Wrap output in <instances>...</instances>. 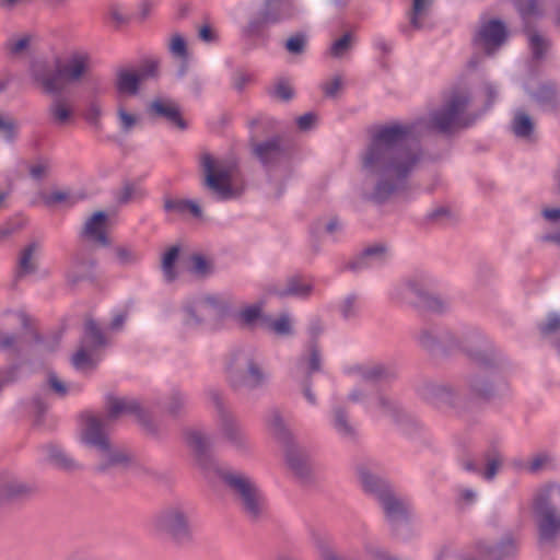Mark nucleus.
Masks as SVG:
<instances>
[{
    "label": "nucleus",
    "mask_w": 560,
    "mask_h": 560,
    "mask_svg": "<svg viewBox=\"0 0 560 560\" xmlns=\"http://www.w3.org/2000/svg\"><path fill=\"white\" fill-rule=\"evenodd\" d=\"M400 135H405L404 129L383 130L364 156L363 166L376 183L375 197L378 200L386 198L417 162L415 155L394 144Z\"/></svg>",
    "instance_id": "1"
},
{
    "label": "nucleus",
    "mask_w": 560,
    "mask_h": 560,
    "mask_svg": "<svg viewBox=\"0 0 560 560\" xmlns=\"http://www.w3.org/2000/svg\"><path fill=\"white\" fill-rule=\"evenodd\" d=\"M89 55L75 49L54 50L30 66L33 83L45 93H56L67 83L78 82L89 71Z\"/></svg>",
    "instance_id": "2"
},
{
    "label": "nucleus",
    "mask_w": 560,
    "mask_h": 560,
    "mask_svg": "<svg viewBox=\"0 0 560 560\" xmlns=\"http://www.w3.org/2000/svg\"><path fill=\"white\" fill-rule=\"evenodd\" d=\"M152 528L176 547L188 546L194 541L189 511L184 505L174 504L162 509L154 516Z\"/></svg>",
    "instance_id": "3"
},
{
    "label": "nucleus",
    "mask_w": 560,
    "mask_h": 560,
    "mask_svg": "<svg viewBox=\"0 0 560 560\" xmlns=\"http://www.w3.org/2000/svg\"><path fill=\"white\" fill-rule=\"evenodd\" d=\"M80 440L91 451L101 467L118 465L127 460L126 454L110 443L102 430L101 421L94 417L86 419Z\"/></svg>",
    "instance_id": "4"
},
{
    "label": "nucleus",
    "mask_w": 560,
    "mask_h": 560,
    "mask_svg": "<svg viewBox=\"0 0 560 560\" xmlns=\"http://www.w3.org/2000/svg\"><path fill=\"white\" fill-rule=\"evenodd\" d=\"M223 480L241 508L250 516H258L266 506V501L257 485L246 475L226 472Z\"/></svg>",
    "instance_id": "5"
},
{
    "label": "nucleus",
    "mask_w": 560,
    "mask_h": 560,
    "mask_svg": "<svg viewBox=\"0 0 560 560\" xmlns=\"http://www.w3.org/2000/svg\"><path fill=\"white\" fill-rule=\"evenodd\" d=\"M201 164L207 185L223 198L232 196L230 183L233 178V168L209 154L202 155Z\"/></svg>",
    "instance_id": "6"
},
{
    "label": "nucleus",
    "mask_w": 560,
    "mask_h": 560,
    "mask_svg": "<svg viewBox=\"0 0 560 560\" xmlns=\"http://www.w3.org/2000/svg\"><path fill=\"white\" fill-rule=\"evenodd\" d=\"M148 113L156 118L164 119L170 126L184 130L187 128L179 105L168 97L154 98L149 107Z\"/></svg>",
    "instance_id": "7"
},
{
    "label": "nucleus",
    "mask_w": 560,
    "mask_h": 560,
    "mask_svg": "<svg viewBox=\"0 0 560 560\" xmlns=\"http://www.w3.org/2000/svg\"><path fill=\"white\" fill-rule=\"evenodd\" d=\"M509 32L505 24L498 19L483 22L478 32V37L488 55H492L508 39Z\"/></svg>",
    "instance_id": "8"
},
{
    "label": "nucleus",
    "mask_w": 560,
    "mask_h": 560,
    "mask_svg": "<svg viewBox=\"0 0 560 560\" xmlns=\"http://www.w3.org/2000/svg\"><path fill=\"white\" fill-rule=\"evenodd\" d=\"M470 395L478 400L489 402L500 396V389L495 386L492 376L485 371L472 374L467 380Z\"/></svg>",
    "instance_id": "9"
},
{
    "label": "nucleus",
    "mask_w": 560,
    "mask_h": 560,
    "mask_svg": "<svg viewBox=\"0 0 560 560\" xmlns=\"http://www.w3.org/2000/svg\"><path fill=\"white\" fill-rule=\"evenodd\" d=\"M456 104L457 129L470 127L485 113L483 108L475 106L471 93L468 91L457 92Z\"/></svg>",
    "instance_id": "10"
},
{
    "label": "nucleus",
    "mask_w": 560,
    "mask_h": 560,
    "mask_svg": "<svg viewBox=\"0 0 560 560\" xmlns=\"http://www.w3.org/2000/svg\"><path fill=\"white\" fill-rule=\"evenodd\" d=\"M140 75L138 71L131 68H120L116 72L115 92L117 101H126L130 96L139 93Z\"/></svg>",
    "instance_id": "11"
},
{
    "label": "nucleus",
    "mask_w": 560,
    "mask_h": 560,
    "mask_svg": "<svg viewBox=\"0 0 560 560\" xmlns=\"http://www.w3.org/2000/svg\"><path fill=\"white\" fill-rule=\"evenodd\" d=\"M98 343H101L100 330L94 324H90L82 348L72 358V363L78 370H86L94 365L96 360L90 349Z\"/></svg>",
    "instance_id": "12"
},
{
    "label": "nucleus",
    "mask_w": 560,
    "mask_h": 560,
    "mask_svg": "<svg viewBox=\"0 0 560 560\" xmlns=\"http://www.w3.org/2000/svg\"><path fill=\"white\" fill-rule=\"evenodd\" d=\"M516 553V541L511 536L504 537L498 545L486 542L478 545V556L481 560H505Z\"/></svg>",
    "instance_id": "13"
},
{
    "label": "nucleus",
    "mask_w": 560,
    "mask_h": 560,
    "mask_svg": "<svg viewBox=\"0 0 560 560\" xmlns=\"http://www.w3.org/2000/svg\"><path fill=\"white\" fill-rule=\"evenodd\" d=\"M108 226V219L104 212H95L91 215L84 225L83 235L90 242H94L100 245H107L108 240L106 231Z\"/></svg>",
    "instance_id": "14"
},
{
    "label": "nucleus",
    "mask_w": 560,
    "mask_h": 560,
    "mask_svg": "<svg viewBox=\"0 0 560 560\" xmlns=\"http://www.w3.org/2000/svg\"><path fill=\"white\" fill-rule=\"evenodd\" d=\"M535 518L541 541L553 542L560 536V512L555 510Z\"/></svg>",
    "instance_id": "15"
},
{
    "label": "nucleus",
    "mask_w": 560,
    "mask_h": 560,
    "mask_svg": "<svg viewBox=\"0 0 560 560\" xmlns=\"http://www.w3.org/2000/svg\"><path fill=\"white\" fill-rule=\"evenodd\" d=\"M556 493L551 483L539 487L533 494L532 510L535 517L557 510L553 503Z\"/></svg>",
    "instance_id": "16"
},
{
    "label": "nucleus",
    "mask_w": 560,
    "mask_h": 560,
    "mask_svg": "<svg viewBox=\"0 0 560 560\" xmlns=\"http://www.w3.org/2000/svg\"><path fill=\"white\" fill-rule=\"evenodd\" d=\"M73 106L65 100H56L49 107V117L57 127H66L73 121Z\"/></svg>",
    "instance_id": "17"
},
{
    "label": "nucleus",
    "mask_w": 560,
    "mask_h": 560,
    "mask_svg": "<svg viewBox=\"0 0 560 560\" xmlns=\"http://www.w3.org/2000/svg\"><path fill=\"white\" fill-rule=\"evenodd\" d=\"M532 97L541 107L548 109H557L560 104L558 88L553 82L540 84L536 92L532 93Z\"/></svg>",
    "instance_id": "18"
},
{
    "label": "nucleus",
    "mask_w": 560,
    "mask_h": 560,
    "mask_svg": "<svg viewBox=\"0 0 560 560\" xmlns=\"http://www.w3.org/2000/svg\"><path fill=\"white\" fill-rule=\"evenodd\" d=\"M117 118L120 129L128 133L140 122V115L136 109L130 108L126 101H117Z\"/></svg>",
    "instance_id": "19"
},
{
    "label": "nucleus",
    "mask_w": 560,
    "mask_h": 560,
    "mask_svg": "<svg viewBox=\"0 0 560 560\" xmlns=\"http://www.w3.org/2000/svg\"><path fill=\"white\" fill-rule=\"evenodd\" d=\"M525 33L528 38L533 58L535 60L544 59L550 48V40L528 25L525 27Z\"/></svg>",
    "instance_id": "20"
},
{
    "label": "nucleus",
    "mask_w": 560,
    "mask_h": 560,
    "mask_svg": "<svg viewBox=\"0 0 560 560\" xmlns=\"http://www.w3.org/2000/svg\"><path fill=\"white\" fill-rule=\"evenodd\" d=\"M179 256L180 247L177 245L166 248L162 254V271L167 281H174L178 276L177 261Z\"/></svg>",
    "instance_id": "21"
},
{
    "label": "nucleus",
    "mask_w": 560,
    "mask_h": 560,
    "mask_svg": "<svg viewBox=\"0 0 560 560\" xmlns=\"http://www.w3.org/2000/svg\"><path fill=\"white\" fill-rule=\"evenodd\" d=\"M483 459L486 467L481 474L486 480H492L503 465V456L497 447L491 446L485 452Z\"/></svg>",
    "instance_id": "22"
},
{
    "label": "nucleus",
    "mask_w": 560,
    "mask_h": 560,
    "mask_svg": "<svg viewBox=\"0 0 560 560\" xmlns=\"http://www.w3.org/2000/svg\"><path fill=\"white\" fill-rule=\"evenodd\" d=\"M185 271L190 277L202 278L212 271V262L200 254H194L190 256Z\"/></svg>",
    "instance_id": "23"
},
{
    "label": "nucleus",
    "mask_w": 560,
    "mask_h": 560,
    "mask_svg": "<svg viewBox=\"0 0 560 560\" xmlns=\"http://www.w3.org/2000/svg\"><path fill=\"white\" fill-rule=\"evenodd\" d=\"M34 37L28 34L15 35L8 39L5 48L11 56H23L27 54L33 45Z\"/></svg>",
    "instance_id": "24"
},
{
    "label": "nucleus",
    "mask_w": 560,
    "mask_h": 560,
    "mask_svg": "<svg viewBox=\"0 0 560 560\" xmlns=\"http://www.w3.org/2000/svg\"><path fill=\"white\" fill-rule=\"evenodd\" d=\"M47 456L59 468L71 470L79 467L78 463L59 446H49L47 448Z\"/></svg>",
    "instance_id": "25"
},
{
    "label": "nucleus",
    "mask_w": 560,
    "mask_h": 560,
    "mask_svg": "<svg viewBox=\"0 0 560 560\" xmlns=\"http://www.w3.org/2000/svg\"><path fill=\"white\" fill-rule=\"evenodd\" d=\"M534 121L524 110H516L514 114L512 130L521 138L529 137L534 131Z\"/></svg>",
    "instance_id": "26"
},
{
    "label": "nucleus",
    "mask_w": 560,
    "mask_h": 560,
    "mask_svg": "<svg viewBox=\"0 0 560 560\" xmlns=\"http://www.w3.org/2000/svg\"><path fill=\"white\" fill-rule=\"evenodd\" d=\"M112 253L114 260L121 266H130L137 264L140 259V255L137 253V250L129 245H116Z\"/></svg>",
    "instance_id": "27"
},
{
    "label": "nucleus",
    "mask_w": 560,
    "mask_h": 560,
    "mask_svg": "<svg viewBox=\"0 0 560 560\" xmlns=\"http://www.w3.org/2000/svg\"><path fill=\"white\" fill-rule=\"evenodd\" d=\"M93 268L92 262L75 260L71 264L67 271V278L71 282H77L81 279L88 278L91 275Z\"/></svg>",
    "instance_id": "28"
},
{
    "label": "nucleus",
    "mask_w": 560,
    "mask_h": 560,
    "mask_svg": "<svg viewBox=\"0 0 560 560\" xmlns=\"http://www.w3.org/2000/svg\"><path fill=\"white\" fill-rule=\"evenodd\" d=\"M516 9L523 20H527L532 16H541L544 13L539 0H518Z\"/></svg>",
    "instance_id": "29"
},
{
    "label": "nucleus",
    "mask_w": 560,
    "mask_h": 560,
    "mask_svg": "<svg viewBox=\"0 0 560 560\" xmlns=\"http://www.w3.org/2000/svg\"><path fill=\"white\" fill-rule=\"evenodd\" d=\"M552 462V457L547 452H541L534 455L525 466V469L530 474H537L547 468Z\"/></svg>",
    "instance_id": "30"
},
{
    "label": "nucleus",
    "mask_w": 560,
    "mask_h": 560,
    "mask_svg": "<svg viewBox=\"0 0 560 560\" xmlns=\"http://www.w3.org/2000/svg\"><path fill=\"white\" fill-rule=\"evenodd\" d=\"M105 19L108 24L114 27H120L128 22V15L125 10L119 5H110L108 7Z\"/></svg>",
    "instance_id": "31"
},
{
    "label": "nucleus",
    "mask_w": 560,
    "mask_h": 560,
    "mask_svg": "<svg viewBox=\"0 0 560 560\" xmlns=\"http://www.w3.org/2000/svg\"><path fill=\"white\" fill-rule=\"evenodd\" d=\"M382 503L389 517L398 516L402 511V504L389 492L381 494Z\"/></svg>",
    "instance_id": "32"
},
{
    "label": "nucleus",
    "mask_w": 560,
    "mask_h": 560,
    "mask_svg": "<svg viewBox=\"0 0 560 560\" xmlns=\"http://www.w3.org/2000/svg\"><path fill=\"white\" fill-rule=\"evenodd\" d=\"M352 37L350 34H346L339 39L335 40L330 47V55L334 58H341L351 48Z\"/></svg>",
    "instance_id": "33"
},
{
    "label": "nucleus",
    "mask_w": 560,
    "mask_h": 560,
    "mask_svg": "<svg viewBox=\"0 0 560 560\" xmlns=\"http://www.w3.org/2000/svg\"><path fill=\"white\" fill-rule=\"evenodd\" d=\"M430 2L431 0H413L411 24L416 28H419L423 25L421 19L425 15Z\"/></svg>",
    "instance_id": "34"
},
{
    "label": "nucleus",
    "mask_w": 560,
    "mask_h": 560,
    "mask_svg": "<svg viewBox=\"0 0 560 560\" xmlns=\"http://www.w3.org/2000/svg\"><path fill=\"white\" fill-rule=\"evenodd\" d=\"M260 316V307L258 305H249L241 310L237 314V320L243 325L254 324Z\"/></svg>",
    "instance_id": "35"
},
{
    "label": "nucleus",
    "mask_w": 560,
    "mask_h": 560,
    "mask_svg": "<svg viewBox=\"0 0 560 560\" xmlns=\"http://www.w3.org/2000/svg\"><path fill=\"white\" fill-rule=\"evenodd\" d=\"M267 327L272 332L282 336L291 331V322L288 316H281L278 319L268 322Z\"/></svg>",
    "instance_id": "36"
},
{
    "label": "nucleus",
    "mask_w": 560,
    "mask_h": 560,
    "mask_svg": "<svg viewBox=\"0 0 560 560\" xmlns=\"http://www.w3.org/2000/svg\"><path fill=\"white\" fill-rule=\"evenodd\" d=\"M360 480L364 489L369 492H376L382 485L381 480L368 470L360 471Z\"/></svg>",
    "instance_id": "37"
},
{
    "label": "nucleus",
    "mask_w": 560,
    "mask_h": 560,
    "mask_svg": "<svg viewBox=\"0 0 560 560\" xmlns=\"http://www.w3.org/2000/svg\"><path fill=\"white\" fill-rule=\"evenodd\" d=\"M25 487L19 482H9L0 488V501L14 498L24 492Z\"/></svg>",
    "instance_id": "38"
},
{
    "label": "nucleus",
    "mask_w": 560,
    "mask_h": 560,
    "mask_svg": "<svg viewBox=\"0 0 560 560\" xmlns=\"http://www.w3.org/2000/svg\"><path fill=\"white\" fill-rule=\"evenodd\" d=\"M189 200L182 198H170L164 202V207L168 212L174 213H186L188 209Z\"/></svg>",
    "instance_id": "39"
},
{
    "label": "nucleus",
    "mask_w": 560,
    "mask_h": 560,
    "mask_svg": "<svg viewBox=\"0 0 560 560\" xmlns=\"http://www.w3.org/2000/svg\"><path fill=\"white\" fill-rule=\"evenodd\" d=\"M160 63L158 60L151 59L143 62L140 70L138 71V74L140 75V79H148V78H154L159 73Z\"/></svg>",
    "instance_id": "40"
},
{
    "label": "nucleus",
    "mask_w": 560,
    "mask_h": 560,
    "mask_svg": "<svg viewBox=\"0 0 560 560\" xmlns=\"http://www.w3.org/2000/svg\"><path fill=\"white\" fill-rule=\"evenodd\" d=\"M133 406L127 404L124 399L120 398H112L108 405V411L112 416H118L121 413H126L132 411Z\"/></svg>",
    "instance_id": "41"
},
{
    "label": "nucleus",
    "mask_w": 560,
    "mask_h": 560,
    "mask_svg": "<svg viewBox=\"0 0 560 560\" xmlns=\"http://www.w3.org/2000/svg\"><path fill=\"white\" fill-rule=\"evenodd\" d=\"M343 86L341 77H334L324 84V92L329 97H335Z\"/></svg>",
    "instance_id": "42"
},
{
    "label": "nucleus",
    "mask_w": 560,
    "mask_h": 560,
    "mask_svg": "<svg viewBox=\"0 0 560 560\" xmlns=\"http://www.w3.org/2000/svg\"><path fill=\"white\" fill-rule=\"evenodd\" d=\"M36 250H37V246L35 244L28 245L23 250L22 256H21V266L24 270H26V271L33 270V268H34L33 257H34V254L36 253Z\"/></svg>",
    "instance_id": "43"
},
{
    "label": "nucleus",
    "mask_w": 560,
    "mask_h": 560,
    "mask_svg": "<svg viewBox=\"0 0 560 560\" xmlns=\"http://www.w3.org/2000/svg\"><path fill=\"white\" fill-rule=\"evenodd\" d=\"M171 51L180 58L186 57V42L180 35H174L170 43Z\"/></svg>",
    "instance_id": "44"
},
{
    "label": "nucleus",
    "mask_w": 560,
    "mask_h": 560,
    "mask_svg": "<svg viewBox=\"0 0 560 560\" xmlns=\"http://www.w3.org/2000/svg\"><path fill=\"white\" fill-rule=\"evenodd\" d=\"M273 95L279 100H289L293 95L292 88L285 82H278L273 88Z\"/></svg>",
    "instance_id": "45"
},
{
    "label": "nucleus",
    "mask_w": 560,
    "mask_h": 560,
    "mask_svg": "<svg viewBox=\"0 0 560 560\" xmlns=\"http://www.w3.org/2000/svg\"><path fill=\"white\" fill-rule=\"evenodd\" d=\"M560 329V316L551 315L547 323L540 327V331L544 335H549Z\"/></svg>",
    "instance_id": "46"
},
{
    "label": "nucleus",
    "mask_w": 560,
    "mask_h": 560,
    "mask_svg": "<svg viewBox=\"0 0 560 560\" xmlns=\"http://www.w3.org/2000/svg\"><path fill=\"white\" fill-rule=\"evenodd\" d=\"M0 131L4 132L8 136H14L16 131V124L13 119L7 118L3 114L0 113Z\"/></svg>",
    "instance_id": "47"
},
{
    "label": "nucleus",
    "mask_w": 560,
    "mask_h": 560,
    "mask_svg": "<svg viewBox=\"0 0 560 560\" xmlns=\"http://www.w3.org/2000/svg\"><path fill=\"white\" fill-rule=\"evenodd\" d=\"M43 202L47 206H52L55 203L61 202L67 198V195L62 191H52L43 195Z\"/></svg>",
    "instance_id": "48"
},
{
    "label": "nucleus",
    "mask_w": 560,
    "mask_h": 560,
    "mask_svg": "<svg viewBox=\"0 0 560 560\" xmlns=\"http://www.w3.org/2000/svg\"><path fill=\"white\" fill-rule=\"evenodd\" d=\"M305 39L301 36L291 37L287 42V48L290 52L299 54L303 50Z\"/></svg>",
    "instance_id": "49"
},
{
    "label": "nucleus",
    "mask_w": 560,
    "mask_h": 560,
    "mask_svg": "<svg viewBox=\"0 0 560 560\" xmlns=\"http://www.w3.org/2000/svg\"><path fill=\"white\" fill-rule=\"evenodd\" d=\"M427 306L431 311L440 312L445 308V303L440 296H438L435 294H431L427 298Z\"/></svg>",
    "instance_id": "50"
},
{
    "label": "nucleus",
    "mask_w": 560,
    "mask_h": 560,
    "mask_svg": "<svg viewBox=\"0 0 560 560\" xmlns=\"http://www.w3.org/2000/svg\"><path fill=\"white\" fill-rule=\"evenodd\" d=\"M18 346L16 337L10 334H5L0 337V349L1 350H14Z\"/></svg>",
    "instance_id": "51"
},
{
    "label": "nucleus",
    "mask_w": 560,
    "mask_h": 560,
    "mask_svg": "<svg viewBox=\"0 0 560 560\" xmlns=\"http://www.w3.org/2000/svg\"><path fill=\"white\" fill-rule=\"evenodd\" d=\"M311 291V285L307 283L298 284L295 282L290 283L289 288L287 289L288 294H294V295H305Z\"/></svg>",
    "instance_id": "52"
},
{
    "label": "nucleus",
    "mask_w": 560,
    "mask_h": 560,
    "mask_svg": "<svg viewBox=\"0 0 560 560\" xmlns=\"http://www.w3.org/2000/svg\"><path fill=\"white\" fill-rule=\"evenodd\" d=\"M48 382L55 393L59 395L66 394V386L61 381L57 378V376L50 375Z\"/></svg>",
    "instance_id": "53"
},
{
    "label": "nucleus",
    "mask_w": 560,
    "mask_h": 560,
    "mask_svg": "<svg viewBox=\"0 0 560 560\" xmlns=\"http://www.w3.org/2000/svg\"><path fill=\"white\" fill-rule=\"evenodd\" d=\"M463 468L467 471L471 472H480L479 466L476 462V459L467 456L462 459Z\"/></svg>",
    "instance_id": "54"
},
{
    "label": "nucleus",
    "mask_w": 560,
    "mask_h": 560,
    "mask_svg": "<svg viewBox=\"0 0 560 560\" xmlns=\"http://www.w3.org/2000/svg\"><path fill=\"white\" fill-rule=\"evenodd\" d=\"M296 121H298L299 127L301 129L305 130L314 124L315 116L313 114H305V115L299 117Z\"/></svg>",
    "instance_id": "55"
},
{
    "label": "nucleus",
    "mask_w": 560,
    "mask_h": 560,
    "mask_svg": "<svg viewBox=\"0 0 560 560\" xmlns=\"http://www.w3.org/2000/svg\"><path fill=\"white\" fill-rule=\"evenodd\" d=\"M485 90H486V94H487V102L482 108L486 110L488 107H490L493 104V102L497 98L498 93H497V90L492 85H489V84L486 85Z\"/></svg>",
    "instance_id": "56"
},
{
    "label": "nucleus",
    "mask_w": 560,
    "mask_h": 560,
    "mask_svg": "<svg viewBox=\"0 0 560 560\" xmlns=\"http://www.w3.org/2000/svg\"><path fill=\"white\" fill-rule=\"evenodd\" d=\"M102 116V109L98 106H92L88 112V120L97 125Z\"/></svg>",
    "instance_id": "57"
},
{
    "label": "nucleus",
    "mask_w": 560,
    "mask_h": 560,
    "mask_svg": "<svg viewBox=\"0 0 560 560\" xmlns=\"http://www.w3.org/2000/svg\"><path fill=\"white\" fill-rule=\"evenodd\" d=\"M460 498L465 503L471 504L477 499V492L472 489H465L462 491Z\"/></svg>",
    "instance_id": "58"
},
{
    "label": "nucleus",
    "mask_w": 560,
    "mask_h": 560,
    "mask_svg": "<svg viewBox=\"0 0 560 560\" xmlns=\"http://www.w3.org/2000/svg\"><path fill=\"white\" fill-rule=\"evenodd\" d=\"M542 215L549 221H558L560 220V208L545 209Z\"/></svg>",
    "instance_id": "59"
},
{
    "label": "nucleus",
    "mask_w": 560,
    "mask_h": 560,
    "mask_svg": "<svg viewBox=\"0 0 560 560\" xmlns=\"http://www.w3.org/2000/svg\"><path fill=\"white\" fill-rule=\"evenodd\" d=\"M200 37L206 40V42H210V40H213L214 39V34H213V31L209 27V26H203L200 32Z\"/></svg>",
    "instance_id": "60"
},
{
    "label": "nucleus",
    "mask_w": 560,
    "mask_h": 560,
    "mask_svg": "<svg viewBox=\"0 0 560 560\" xmlns=\"http://www.w3.org/2000/svg\"><path fill=\"white\" fill-rule=\"evenodd\" d=\"M47 172V167L44 166V165H37V166H33L31 168V174L34 178H39L40 176H43L45 173Z\"/></svg>",
    "instance_id": "61"
},
{
    "label": "nucleus",
    "mask_w": 560,
    "mask_h": 560,
    "mask_svg": "<svg viewBox=\"0 0 560 560\" xmlns=\"http://www.w3.org/2000/svg\"><path fill=\"white\" fill-rule=\"evenodd\" d=\"M187 212H190L196 218L201 217V209H200V207L196 202L190 201V200L188 202Z\"/></svg>",
    "instance_id": "62"
},
{
    "label": "nucleus",
    "mask_w": 560,
    "mask_h": 560,
    "mask_svg": "<svg viewBox=\"0 0 560 560\" xmlns=\"http://www.w3.org/2000/svg\"><path fill=\"white\" fill-rule=\"evenodd\" d=\"M482 61V58L481 56L479 55H474L469 61L467 62V67L470 69V70H476L477 67L481 63Z\"/></svg>",
    "instance_id": "63"
},
{
    "label": "nucleus",
    "mask_w": 560,
    "mask_h": 560,
    "mask_svg": "<svg viewBox=\"0 0 560 560\" xmlns=\"http://www.w3.org/2000/svg\"><path fill=\"white\" fill-rule=\"evenodd\" d=\"M544 242L555 243L560 246V232L556 234H547L541 237Z\"/></svg>",
    "instance_id": "64"
}]
</instances>
